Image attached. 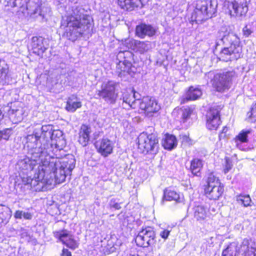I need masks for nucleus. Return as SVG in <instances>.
Instances as JSON below:
<instances>
[{"instance_id": "5", "label": "nucleus", "mask_w": 256, "mask_h": 256, "mask_svg": "<svg viewBox=\"0 0 256 256\" xmlns=\"http://www.w3.org/2000/svg\"><path fill=\"white\" fill-rule=\"evenodd\" d=\"M216 6L217 3L212 0L201 2L192 14V21L199 23L212 18L216 12Z\"/></svg>"}, {"instance_id": "6", "label": "nucleus", "mask_w": 256, "mask_h": 256, "mask_svg": "<svg viewBox=\"0 0 256 256\" xmlns=\"http://www.w3.org/2000/svg\"><path fill=\"white\" fill-rule=\"evenodd\" d=\"M38 134L37 138V140L34 142L36 144V146L40 148L42 150H46L48 153V148L50 146V140L52 138L54 134L56 136H62V132L60 130H54L52 126L50 125L43 126L39 132H34L31 136H36Z\"/></svg>"}, {"instance_id": "29", "label": "nucleus", "mask_w": 256, "mask_h": 256, "mask_svg": "<svg viewBox=\"0 0 256 256\" xmlns=\"http://www.w3.org/2000/svg\"><path fill=\"white\" fill-rule=\"evenodd\" d=\"M250 130H243L234 138V140L237 148L240 150L243 149L242 144L248 142V135L250 134Z\"/></svg>"}, {"instance_id": "34", "label": "nucleus", "mask_w": 256, "mask_h": 256, "mask_svg": "<svg viewBox=\"0 0 256 256\" xmlns=\"http://www.w3.org/2000/svg\"><path fill=\"white\" fill-rule=\"evenodd\" d=\"M137 2L138 0H118V4L122 8L131 10L138 6Z\"/></svg>"}, {"instance_id": "13", "label": "nucleus", "mask_w": 256, "mask_h": 256, "mask_svg": "<svg viewBox=\"0 0 256 256\" xmlns=\"http://www.w3.org/2000/svg\"><path fill=\"white\" fill-rule=\"evenodd\" d=\"M230 14L234 16L245 15L248 10L247 0H227Z\"/></svg>"}, {"instance_id": "35", "label": "nucleus", "mask_w": 256, "mask_h": 256, "mask_svg": "<svg viewBox=\"0 0 256 256\" xmlns=\"http://www.w3.org/2000/svg\"><path fill=\"white\" fill-rule=\"evenodd\" d=\"M206 182L207 184L204 188H214L216 186H221V184L218 178L214 176L212 173H210L208 174Z\"/></svg>"}, {"instance_id": "25", "label": "nucleus", "mask_w": 256, "mask_h": 256, "mask_svg": "<svg viewBox=\"0 0 256 256\" xmlns=\"http://www.w3.org/2000/svg\"><path fill=\"white\" fill-rule=\"evenodd\" d=\"M91 132L90 126L86 124L81 126L78 133V142L83 146H85L88 144L90 140V134Z\"/></svg>"}, {"instance_id": "12", "label": "nucleus", "mask_w": 256, "mask_h": 256, "mask_svg": "<svg viewBox=\"0 0 256 256\" xmlns=\"http://www.w3.org/2000/svg\"><path fill=\"white\" fill-rule=\"evenodd\" d=\"M54 236L62 244L66 246L71 250H74L79 246V242L76 240L70 232L66 229L54 231L53 232Z\"/></svg>"}, {"instance_id": "51", "label": "nucleus", "mask_w": 256, "mask_h": 256, "mask_svg": "<svg viewBox=\"0 0 256 256\" xmlns=\"http://www.w3.org/2000/svg\"><path fill=\"white\" fill-rule=\"evenodd\" d=\"M177 195L178 196V197L177 198V200H176L177 203L182 202V200H181L180 194H177Z\"/></svg>"}, {"instance_id": "18", "label": "nucleus", "mask_w": 256, "mask_h": 256, "mask_svg": "<svg viewBox=\"0 0 256 256\" xmlns=\"http://www.w3.org/2000/svg\"><path fill=\"white\" fill-rule=\"evenodd\" d=\"M220 40L225 45H230L234 46V48L240 47V40L238 36L232 32H220L219 36Z\"/></svg>"}, {"instance_id": "30", "label": "nucleus", "mask_w": 256, "mask_h": 256, "mask_svg": "<svg viewBox=\"0 0 256 256\" xmlns=\"http://www.w3.org/2000/svg\"><path fill=\"white\" fill-rule=\"evenodd\" d=\"M176 142V138L174 136L170 134H166L162 144L165 149L171 150L174 148Z\"/></svg>"}, {"instance_id": "44", "label": "nucleus", "mask_w": 256, "mask_h": 256, "mask_svg": "<svg viewBox=\"0 0 256 256\" xmlns=\"http://www.w3.org/2000/svg\"><path fill=\"white\" fill-rule=\"evenodd\" d=\"M128 226V220L126 218H124L122 220L120 224V228L122 230L125 229L127 228Z\"/></svg>"}, {"instance_id": "42", "label": "nucleus", "mask_w": 256, "mask_h": 256, "mask_svg": "<svg viewBox=\"0 0 256 256\" xmlns=\"http://www.w3.org/2000/svg\"><path fill=\"white\" fill-rule=\"evenodd\" d=\"M248 115L250 118H253L256 121V103L252 108L251 112L248 113Z\"/></svg>"}, {"instance_id": "52", "label": "nucleus", "mask_w": 256, "mask_h": 256, "mask_svg": "<svg viewBox=\"0 0 256 256\" xmlns=\"http://www.w3.org/2000/svg\"><path fill=\"white\" fill-rule=\"evenodd\" d=\"M187 126H182V128H186Z\"/></svg>"}, {"instance_id": "39", "label": "nucleus", "mask_w": 256, "mask_h": 256, "mask_svg": "<svg viewBox=\"0 0 256 256\" xmlns=\"http://www.w3.org/2000/svg\"><path fill=\"white\" fill-rule=\"evenodd\" d=\"M194 216L197 220H204L206 216V209H197L194 212Z\"/></svg>"}, {"instance_id": "24", "label": "nucleus", "mask_w": 256, "mask_h": 256, "mask_svg": "<svg viewBox=\"0 0 256 256\" xmlns=\"http://www.w3.org/2000/svg\"><path fill=\"white\" fill-rule=\"evenodd\" d=\"M10 81L9 66L4 61L0 62V86L8 84ZM0 88H2L0 87Z\"/></svg>"}, {"instance_id": "16", "label": "nucleus", "mask_w": 256, "mask_h": 256, "mask_svg": "<svg viewBox=\"0 0 256 256\" xmlns=\"http://www.w3.org/2000/svg\"><path fill=\"white\" fill-rule=\"evenodd\" d=\"M242 48L230 46L223 48L220 54V58L224 62L236 60L240 58L242 55Z\"/></svg>"}, {"instance_id": "1", "label": "nucleus", "mask_w": 256, "mask_h": 256, "mask_svg": "<svg viewBox=\"0 0 256 256\" xmlns=\"http://www.w3.org/2000/svg\"><path fill=\"white\" fill-rule=\"evenodd\" d=\"M38 134L36 136L28 135L26 137V146L28 148V156L18 161V164L22 169L32 170L36 164H38V171L31 180L30 184L34 186H38L37 189L42 188L47 184L48 171L44 167L45 162L50 158L49 154L40 148L35 146L34 142L37 140Z\"/></svg>"}, {"instance_id": "11", "label": "nucleus", "mask_w": 256, "mask_h": 256, "mask_svg": "<svg viewBox=\"0 0 256 256\" xmlns=\"http://www.w3.org/2000/svg\"><path fill=\"white\" fill-rule=\"evenodd\" d=\"M10 4L12 7L18 6L20 10L25 14L26 13L30 16H34L36 14L42 16L40 6L32 0H10Z\"/></svg>"}, {"instance_id": "33", "label": "nucleus", "mask_w": 256, "mask_h": 256, "mask_svg": "<svg viewBox=\"0 0 256 256\" xmlns=\"http://www.w3.org/2000/svg\"><path fill=\"white\" fill-rule=\"evenodd\" d=\"M240 252L237 250L235 242L230 244L222 252V256H238Z\"/></svg>"}, {"instance_id": "43", "label": "nucleus", "mask_w": 256, "mask_h": 256, "mask_svg": "<svg viewBox=\"0 0 256 256\" xmlns=\"http://www.w3.org/2000/svg\"><path fill=\"white\" fill-rule=\"evenodd\" d=\"M232 162L228 160H226L225 168H224V172L227 173L230 170L232 169Z\"/></svg>"}, {"instance_id": "4", "label": "nucleus", "mask_w": 256, "mask_h": 256, "mask_svg": "<svg viewBox=\"0 0 256 256\" xmlns=\"http://www.w3.org/2000/svg\"><path fill=\"white\" fill-rule=\"evenodd\" d=\"M234 71H228L217 73L214 75L212 72H210L206 74V77L213 78L210 82L212 87L218 92H222L228 90L232 84V80L234 76Z\"/></svg>"}, {"instance_id": "17", "label": "nucleus", "mask_w": 256, "mask_h": 256, "mask_svg": "<svg viewBox=\"0 0 256 256\" xmlns=\"http://www.w3.org/2000/svg\"><path fill=\"white\" fill-rule=\"evenodd\" d=\"M220 112L217 108H210L206 114V126L210 130H216L220 124Z\"/></svg>"}, {"instance_id": "2", "label": "nucleus", "mask_w": 256, "mask_h": 256, "mask_svg": "<svg viewBox=\"0 0 256 256\" xmlns=\"http://www.w3.org/2000/svg\"><path fill=\"white\" fill-rule=\"evenodd\" d=\"M92 18L78 2L72 4L62 18V26H66L65 34L72 41L76 40L85 32H88Z\"/></svg>"}, {"instance_id": "48", "label": "nucleus", "mask_w": 256, "mask_h": 256, "mask_svg": "<svg viewBox=\"0 0 256 256\" xmlns=\"http://www.w3.org/2000/svg\"><path fill=\"white\" fill-rule=\"evenodd\" d=\"M24 212L21 210H16L14 213V218H22L23 217Z\"/></svg>"}, {"instance_id": "45", "label": "nucleus", "mask_w": 256, "mask_h": 256, "mask_svg": "<svg viewBox=\"0 0 256 256\" xmlns=\"http://www.w3.org/2000/svg\"><path fill=\"white\" fill-rule=\"evenodd\" d=\"M72 254L70 251L68 249L66 248H63L62 250V252L60 254V256H72Z\"/></svg>"}, {"instance_id": "14", "label": "nucleus", "mask_w": 256, "mask_h": 256, "mask_svg": "<svg viewBox=\"0 0 256 256\" xmlns=\"http://www.w3.org/2000/svg\"><path fill=\"white\" fill-rule=\"evenodd\" d=\"M124 44L128 48L142 54L152 48L151 42L149 41H140L134 39H127L124 42Z\"/></svg>"}, {"instance_id": "26", "label": "nucleus", "mask_w": 256, "mask_h": 256, "mask_svg": "<svg viewBox=\"0 0 256 256\" xmlns=\"http://www.w3.org/2000/svg\"><path fill=\"white\" fill-rule=\"evenodd\" d=\"M82 104L80 98L76 95L72 94L67 100L66 110L70 112H74L78 108L82 107Z\"/></svg>"}, {"instance_id": "50", "label": "nucleus", "mask_w": 256, "mask_h": 256, "mask_svg": "<svg viewBox=\"0 0 256 256\" xmlns=\"http://www.w3.org/2000/svg\"><path fill=\"white\" fill-rule=\"evenodd\" d=\"M8 109V107L6 106L4 108H0V120H2L4 116V109Z\"/></svg>"}, {"instance_id": "41", "label": "nucleus", "mask_w": 256, "mask_h": 256, "mask_svg": "<svg viewBox=\"0 0 256 256\" xmlns=\"http://www.w3.org/2000/svg\"><path fill=\"white\" fill-rule=\"evenodd\" d=\"M182 144L185 146H190L192 144V141L186 136H183L182 138Z\"/></svg>"}, {"instance_id": "46", "label": "nucleus", "mask_w": 256, "mask_h": 256, "mask_svg": "<svg viewBox=\"0 0 256 256\" xmlns=\"http://www.w3.org/2000/svg\"><path fill=\"white\" fill-rule=\"evenodd\" d=\"M242 30L244 36L246 37H248L252 32V31L248 26H244Z\"/></svg>"}, {"instance_id": "36", "label": "nucleus", "mask_w": 256, "mask_h": 256, "mask_svg": "<svg viewBox=\"0 0 256 256\" xmlns=\"http://www.w3.org/2000/svg\"><path fill=\"white\" fill-rule=\"evenodd\" d=\"M236 200L238 204L245 207L250 206V204L252 202L250 198L248 195L242 194L236 197Z\"/></svg>"}, {"instance_id": "37", "label": "nucleus", "mask_w": 256, "mask_h": 256, "mask_svg": "<svg viewBox=\"0 0 256 256\" xmlns=\"http://www.w3.org/2000/svg\"><path fill=\"white\" fill-rule=\"evenodd\" d=\"M12 134L11 128H4L0 130V141L4 140H8Z\"/></svg>"}, {"instance_id": "20", "label": "nucleus", "mask_w": 256, "mask_h": 256, "mask_svg": "<svg viewBox=\"0 0 256 256\" xmlns=\"http://www.w3.org/2000/svg\"><path fill=\"white\" fill-rule=\"evenodd\" d=\"M135 33L139 38H144L146 36H154L156 33V29L150 24H141L136 26Z\"/></svg>"}, {"instance_id": "32", "label": "nucleus", "mask_w": 256, "mask_h": 256, "mask_svg": "<svg viewBox=\"0 0 256 256\" xmlns=\"http://www.w3.org/2000/svg\"><path fill=\"white\" fill-rule=\"evenodd\" d=\"M8 114L10 118L12 119L15 122H18L22 120L23 118L22 110L20 109H10L9 108H8Z\"/></svg>"}, {"instance_id": "7", "label": "nucleus", "mask_w": 256, "mask_h": 256, "mask_svg": "<svg viewBox=\"0 0 256 256\" xmlns=\"http://www.w3.org/2000/svg\"><path fill=\"white\" fill-rule=\"evenodd\" d=\"M138 148L144 154H156L158 152V139L155 134L141 133L138 138Z\"/></svg>"}, {"instance_id": "31", "label": "nucleus", "mask_w": 256, "mask_h": 256, "mask_svg": "<svg viewBox=\"0 0 256 256\" xmlns=\"http://www.w3.org/2000/svg\"><path fill=\"white\" fill-rule=\"evenodd\" d=\"M203 166L202 161L198 158H194L190 163V170L192 174L199 176Z\"/></svg>"}, {"instance_id": "27", "label": "nucleus", "mask_w": 256, "mask_h": 256, "mask_svg": "<svg viewBox=\"0 0 256 256\" xmlns=\"http://www.w3.org/2000/svg\"><path fill=\"white\" fill-rule=\"evenodd\" d=\"M202 94V92L198 88H194L190 86L186 94L185 98H182L180 99V104H184L190 100H195L199 98Z\"/></svg>"}, {"instance_id": "40", "label": "nucleus", "mask_w": 256, "mask_h": 256, "mask_svg": "<svg viewBox=\"0 0 256 256\" xmlns=\"http://www.w3.org/2000/svg\"><path fill=\"white\" fill-rule=\"evenodd\" d=\"M192 110L188 107L184 108L182 114V122L184 124L190 116Z\"/></svg>"}, {"instance_id": "10", "label": "nucleus", "mask_w": 256, "mask_h": 256, "mask_svg": "<svg viewBox=\"0 0 256 256\" xmlns=\"http://www.w3.org/2000/svg\"><path fill=\"white\" fill-rule=\"evenodd\" d=\"M116 83L112 81H108L103 83L100 90L96 91V98L102 99L109 104H114L118 98V93L116 92Z\"/></svg>"}, {"instance_id": "22", "label": "nucleus", "mask_w": 256, "mask_h": 256, "mask_svg": "<svg viewBox=\"0 0 256 256\" xmlns=\"http://www.w3.org/2000/svg\"><path fill=\"white\" fill-rule=\"evenodd\" d=\"M96 147L98 150L104 156H107L112 153L114 144L108 138H103L97 142Z\"/></svg>"}, {"instance_id": "47", "label": "nucleus", "mask_w": 256, "mask_h": 256, "mask_svg": "<svg viewBox=\"0 0 256 256\" xmlns=\"http://www.w3.org/2000/svg\"><path fill=\"white\" fill-rule=\"evenodd\" d=\"M170 232L168 230L164 229L160 233V236L162 238L166 239L168 237Z\"/></svg>"}, {"instance_id": "8", "label": "nucleus", "mask_w": 256, "mask_h": 256, "mask_svg": "<svg viewBox=\"0 0 256 256\" xmlns=\"http://www.w3.org/2000/svg\"><path fill=\"white\" fill-rule=\"evenodd\" d=\"M118 57H124L123 61H120L116 67V72L118 76L124 77L126 74L132 76L136 70L134 66H132V60H133V54L128 50L120 52Z\"/></svg>"}, {"instance_id": "49", "label": "nucleus", "mask_w": 256, "mask_h": 256, "mask_svg": "<svg viewBox=\"0 0 256 256\" xmlns=\"http://www.w3.org/2000/svg\"><path fill=\"white\" fill-rule=\"evenodd\" d=\"M23 218L26 220H30L32 218V215L30 213L24 212L23 214Z\"/></svg>"}, {"instance_id": "15", "label": "nucleus", "mask_w": 256, "mask_h": 256, "mask_svg": "<svg viewBox=\"0 0 256 256\" xmlns=\"http://www.w3.org/2000/svg\"><path fill=\"white\" fill-rule=\"evenodd\" d=\"M138 106L148 116L150 114L157 112L160 106L153 98L146 96L140 99Z\"/></svg>"}, {"instance_id": "3", "label": "nucleus", "mask_w": 256, "mask_h": 256, "mask_svg": "<svg viewBox=\"0 0 256 256\" xmlns=\"http://www.w3.org/2000/svg\"><path fill=\"white\" fill-rule=\"evenodd\" d=\"M45 162L44 168L48 171L47 184H51L53 182L58 184L64 182L66 176L70 174L74 168L76 160L72 154H67L61 158L50 156V158Z\"/></svg>"}, {"instance_id": "28", "label": "nucleus", "mask_w": 256, "mask_h": 256, "mask_svg": "<svg viewBox=\"0 0 256 256\" xmlns=\"http://www.w3.org/2000/svg\"><path fill=\"white\" fill-rule=\"evenodd\" d=\"M223 191V188L221 186H216L214 188H204L206 196L209 199L214 200L218 199L222 194Z\"/></svg>"}, {"instance_id": "38", "label": "nucleus", "mask_w": 256, "mask_h": 256, "mask_svg": "<svg viewBox=\"0 0 256 256\" xmlns=\"http://www.w3.org/2000/svg\"><path fill=\"white\" fill-rule=\"evenodd\" d=\"M176 192L169 190H166L164 192V198L166 200H176Z\"/></svg>"}, {"instance_id": "19", "label": "nucleus", "mask_w": 256, "mask_h": 256, "mask_svg": "<svg viewBox=\"0 0 256 256\" xmlns=\"http://www.w3.org/2000/svg\"><path fill=\"white\" fill-rule=\"evenodd\" d=\"M122 100L123 102L130 108H136L138 106L140 99L138 93L131 90L130 92H125L122 94Z\"/></svg>"}, {"instance_id": "21", "label": "nucleus", "mask_w": 256, "mask_h": 256, "mask_svg": "<svg viewBox=\"0 0 256 256\" xmlns=\"http://www.w3.org/2000/svg\"><path fill=\"white\" fill-rule=\"evenodd\" d=\"M32 52L40 56L48 49V45L43 38L34 36L32 40Z\"/></svg>"}, {"instance_id": "9", "label": "nucleus", "mask_w": 256, "mask_h": 256, "mask_svg": "<svg viewBox=\"0 0 256 256\" xmlns=\"http://www.w3.org/2000/svg\"><path fill=\"white\" fill-rule=\"evenodd\" d=\"M156 242L154 229L150 226L142 228L135 238L136 244L140 247L153 246L156 245Z\"/></svg>"}, {"instance_id": "23", "label": "nucleus", "mask_w": 256, "mask_h": 256, "mask_svg": "<svg viewBox=\"0 0 256 256\" xmlns=\"http://www.w3.org/2000/svg\"><path fill=\"white\" fill-rule=\"evenodd\" d=\"M240 252L243 256H256V244L248 239H244L240 248Z\"/></svg>"}]
</instances>
